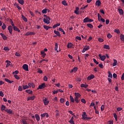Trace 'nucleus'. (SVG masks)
Returning <instances> with one entry per match:
<instances>
[{
	"instance_id": "1",
	"label": "nucleus",
	"mask_w": 124,
	"mask_h": 124,
	"mask_svg": "<svg viewBox=\"0 0 124 124\" xmlns=\"http://www.w3.org/2000/svg\"><path fill=\"white\" fill-rule=\"evenodd\" d=\"M43 16H44L46 18H43V22H44L45 23H46L47 24H48L50 23L51 18L49 16H47L46 15H44Z\"/></svg>"
},
{
	"instance_id": "2",
	"label": "nucleus",
	"mask_w": 124,
	"mask_h": 124,
	"mask_svg": "<svg viewBox=\"0 0 124 124\" xmlns=\"http://www.w3.org/2000/svg\"><path fill=\"white\" fill-rule=\"evenodd\" d=\"M83 114L81 115V117H82V119H83V120H90L93 119V118L88 117L86 112H85V111L83 112Z\"/></svg>"
},
{
	"instance_id": "3",
	"label": "nucleus",
	"mask_w": 124,
	"mask_h": 124,
	"mask_svg": "<svg viewBox=\"0 0 124 124\" xmlns=\"http://www.w3.org/2000/svg\"><path fill=\"white\" fill-rule=\"evenodd\" d=\"M93 20L92 19H90L89 17H85V18L83 19L84 23L93 22Z\"/></svg>"
},
{
	"instance_id": "4",
	"label": "nucleus",
	"mask_w": 124,
	"mask_h": 124,
	"mask_svg": "<svg viewBox=\"0 0 124 124\" xmlns=\"http://www.w3.org/2000/svg\"><path fill=\"white\" fill-rule=\"evenodd\" d=\"M43 101L45 106H47L48 104H49V101L46 98H45V99L43 100Z\"/></svg>"
},
{
	"instance_id": "5",
	"label": "nucleus",
	"mask_w": 124,
	"mask_h": 124,
	"mask_svg": "<svg viewBox=\"0 0 124 124\" xmlns=\"http://www.w3.org/2000/svg\"><path fill=\"white\" fill-rule=\"evenodd\" d=\"M23 69L26 71H29L28 65H27V64H23Z\"/></svg>"
},
{
	"instance_id": "6",
	"label": "nucleus",
	"mask_w": 124,
	"mask_h": 124,
	"mask_svg": "<svg viewBox=\"0 0 124 124\" xmlns=\"http://www.w3.org/2000/svg\"><path fill=\"white\" fill-rule=\"evenodd\" d=\"M13 29V27H12V26H9L8 27H7V29L9 31V33L10 34H12Z\"/></svg>"
},
{
	"instance_id": "7",
	"label": "nucleus",
	"mask_w": 124,
	"mask_h": 124,
	"mask_svg": "<svg viewBox=\"0 0 124 124\" xmlns=\"http://www.w3.org/2000/svg\"><path fill=\"white\" fill-rule=\"evenodd\" d=\"M42 118H43L44 117H46V118H48L49 117V114L47 113H45L40 115Z\"/></svg>"
},
{
	"instance_id": "8",
	"label": "nucleus",
	"mask_w": 124,
	"mask_h": 124,
	"mask_svg": "<svg viewBox=\"0 0 124 124\" xmlns=\"http://www.w3.org/2000/svg\"><path fill=\"white\" fill-rule=\"evenodd\" d=\"M93 78H94V76L92 74L90 76H88V78H87V80H91Z\"/></svg>"
},
{
	"instance_id": "9",
	"label": "nucleus",
	"mask_w": 124,
	"mask_h": 124,
	"mask_svg": "<svg viewBox=\"0 0 124 124\" xmlns=\"http://www.w3.org/2000/svg\"><path fill=\"white\" fill-rule=\"evenodd\" d=\"M46 87V84L45 83H43L41 85H39L38 87V89H43L45 88Z\"/></svg>"
},
{
	"instance_id": "10",
	"label": "nucleus",
	"mask_w": 124,
	"mask_h": 124,
	"mask_svg": "<svg viewBox=\"0 0 124 124\" xmlns=\"http://www.w3.org/2000/svg\"><path fill=\"white\" fill-rule=\"evenodd\" d=\"M99 57L100 58V59H101V61H105V59L106 58V57L105 55L102 56L101 54H99Z\"/></svg>"
},
{
	"instance_id": "11",
	"label": "nucleus",
	"mask_w": 124,
	"mask_h": 124,
	"mask_svg": "<svg viewBox=\"0 0 124 124\" xmlns=\"http://www.w3.org/2000/svg\"><path fill=\"white\" fill-rule=\"evenodd\" d=\"M4 111L5 112H7V113H8L9 114H13L12 110L11 109L6 108V109Z\"/></svg>"
},
{
	"instance_id": "12",
	"label": "nucleus",
	"mask_w": 124,
	"mask_h": 124,
	"mask_svg": "<svg viewBox=\"0 0 124 124\" xmlns=\"http://www.w3.org/2000/svg\"><path fill=\"white\" fill-rule=\"evenodd\" d=\"M35 33L33 32H27L25 34V36H29V35H35Z\"/></svg>"
},
{
	"instance_id": "13",
	"label": "nucleus",
	"mask_w": 124,
	"mask_h": 124,
	"mask_svg": "<svg viewBox=\"0 0 124 124\" xmlns=\"http://www.w3.org/2000/svg\"><path fill=\"white\" fill-rule=\"evenodd\" d=\"M67 47L68 48H73L74 45L71 43H68V45H67Z\"/></svg>"
},
{
	"instance_id": "14",
	"label": "nucleus",
	"mask_w": 124,
	"mask_h": 124,
	"mask_svg": "<svg viewBox=\"0 0 124 124\" xmlns=\"http://www.w3.org/2000/svg\"><path fill=\"white\" fill-rule=\"evenodd\" d=\"M0 36H2V38H3V39L4 40H7V37L5 36V35L3 34V33H0Z\"/></svg>"
},
{
	"instance_id": "15",
	"label": "nucleus",
	"mask_w": 124,
	"mask_h": 124,
	"mask_svg": "<svg viewBox=\"0 0 124 124\" xmlns=\"http://www.w3.org/2000/svg\"><path fill=\"white\" fill-rule=\"evenodd\" d=\"M89 46H85V47H84L83 49L82 50V53H85V52H86V51L89 50Z\"/></svg>"
},
{
	"instance_id": "16",
	"label": "nucleus",
	"mask_w": 124,
	"mask_h": 124,
	"mask_svg": "<svg viewBox=\"0 0 124 124\" xmlns=\"http://www.w3.org/2000/svg\"><path fill=\"white\" fill-rule=\"evenodd\" d=\"M101 4H102V3H101V1H100V0H98L95 2V5L98 7L100 6V5H101Z\"/></svg>"
},
{
	"instance_id": "17",
	"label": "nucleus",
	"mask_w": 124,
	"mask_h": 124,
	"mask_svg": "<svg viewBox=\"0 0 124 124\" xmlns=\"http://www.w3.org/2000/svg\"><path fill=\"white\" fill-rule=\"evenodd\" d=\"M35 98V96L29 97L27 98V101H30V100H34Z\"/></svg>"
},
{
	"instance_id": "18",
	"label": "nucleus",
	"mask_w": 124,
	"mask_h": 124,
	"mask_svg": "<svg viewBox=\"0 0 124 124\" xmlns=\"http://www.w3.org/2000/svg\"><path fill=\"white\" fill-rule=\"evenodd\" d=\"M54 33L56 34V35H57L59 37H61V35H60V33L59 31H58L56 30L54 31Z\"/></svg>"
},
{
	"instance_id": "19",
	"label": "nucleus",
	"mask_w": 124,
	"mask_h": 124,
	"mask_svg": "<svg viewBox=\"0 0 124 124\" xmlns=\"http://www.w3.org/2000/svg\"><path fill=\"white\" fill-rule=\"evenodd\" d=\"M117 10L118 11L119 14H121V15H124V11L122 10V9H118Z\"/></svg>"
},
{
	"instance_id": "20",
	"label": "nucleus",
	"mask_w": 124,
	"mask_h": 124,
	"mask_svg": "<svg viewBox=\"0 0 124 124\" xmlns=\"http://www.w3.org/2000/svg\"><path fill=\"white\" fill-rule=\"evenodd\" d=\"M4 80H5V81H6L7 83H9L10 84H11V83L14 82V81H13V80L11 81V80H9L8 78H5Z\"/></svg>"
},
{
	"instance_id": "21",
	"label": "nucleus",
	"mask_w": 124,
	"mask_h": 124,
	"mask_svg": "<svg viewBox=\"0 0 124 124\" xmlns=\"http://www.w3.org/2000/svg\"><path fill=\"white\" fill-rule=\"evenodd\" d=\"M14 31H17L18 32H20V30L16 27H13Z\"/></svg>"
},
{
	"instance_id": "22",
	"label": "nucleus",
	"mask_w": 124,
	"mask_h": 124,
	"mask_svg": "<svg viewBox=\"0 0 124 124\" xmlns=\"http://www.w3.org/2000/svg\"><path fill=\"white\" fill-rule=\"evenodd\" d=\"M77 70H78V68L77 67H74V68L70 71V73H72L73 72H76Z\"/></svg>"
},
{
	"instance_id": "23",
	"label": "nucleus",
	"mask_w": 124,
	"mask_h": 124,
	"mask_svg": "<svg viewBox=\"0 0 124 124\" xmlns=\"http://www.w3.org/2000/svg\"><path fill=\"white\" fill-rule=\"evenodd\" d=\"M35 117L36 118V121H37L38 122L40 121V116H39L38 114H35Z\"/></svg>"
},
{
	"instance_id": "24",
	"label": "nucleus",
	"mask_w": 124,
	"mask_h": 124,
	"mask_svg": "<svg viewBox=\"0 0 124 124\" xmlns=\"http://www.w3.org/2000/svg\"><path fill=\"white\" fill-rule=\"evenodd\" d=\"M6 107L4 105H1V111H5L6 110Z\"/></svg>"
},
{
	"instance_id": "25",
	"label": "nucleus",
	"mask_w": 124,
	"mask_h": 124,
	"mask_svg": "<svg viewBox=\"0 0 124 124\" xmlns=\"http://www.w3.org/2000/svg\"><path fill=\"white\" fill-rule=\"evenodd\" d=\"M6 62H7V65H6V67L8 68L10 65L11 63V61L7 60L6 61Z\"/></svg>"
},
{
	"instance_id": "26",
	"label": "nucleus",
	"mask_w": 124,
	"mask_h": 124,
	"mask_svg": "<svg viewBox=\"0 0 124 124\" xmlns=\"http://www.w3.org/2000/svg\"><path fill=\"white\" fill-rule=\"evenodd\" d=\"M48 9H44L43 10H42V13H43V14H46L47 13V11H48Z\"/></svg>"
},
{
	"instance_id": "27",
	"label": "nucleus",
	"mask_w": 124,
	"mask_h": 124,
	"mask_svg": "<svg viewBox=\"0 0 124 124\" xmlns=\"http://www.w3.org/2000/svg\"><path fill=\"white\" fill-rule=\"evenodd\" d=\"M25 92H26V93H29V94H32V91L31 90H26Z\"/></svg>"
},
{
	"instance_id": "28",
	"label": "nucleus",
	"mask_w": 124,
	"mask_h": 124,
	"mask_svg": "<svg viewBox=\"0 0 124 124\" xmlns=\"http://www.w3.org/2000/svg\"><path fill=\"white\" fill-rule=\"evenodd\" d=\"M89 85L84 84H81L80 85L81 88H85V89L87 88Z\"/></svg>"
},
{
	"instance_id": "29",
	"label": "nucleus",
	"mask_w": 124,
	"mask_h": 124,
	"mask_svg": "<svg viewBox=\"0 0 124 124\" xmlns=\"http://www.w3.org/2000/svg\"><path fill=\"white\" fill-rule=\"evenodd\" d=\"M75 96H76V97H75V98H79V97H81V94H80L79 93H75Z\"/></svg>"
},
{
	"instance_id": "30",
	"label": "nucleus",
	"mask_w": 124,
	"mask_h": 124,
	"mask_svg": "<svg viewBox=\"0 0 124 124\" xmlns=\"http://www.w3.org/2000/svg\"><path fill=\"white\" fill-rule=\"evenodd\" d=\"M113 61H114V62L112 64V66H115L117 65V63H118V61L115 59H114Z\"/></svg>"
},
{
	"instance_id": "31",
	"label": "nucleus",
	"mask_w": 124,
	"mask_h": 124,
	"mask_svg": "<svg viewBox=\"0 0 124 124\" xmlns=\"http://www.w3.org/2000/svg\"><path fill=\"white\" fill-rule=\"evenodd\" d=\"M22 87L23 88V90L28 89L29 88H30L29 86H28V85H23V87Z\"/></svg>"
},
{
	"instance_id": "32",
	"label": "nucleus",
	"mask_w": 124,
	"mask_h": 124,
	"mask_svg": "<svg viewBox=\"0 0 124 124\" xmlns=\"http://www.w3.org/2000/svg\"><path fill=\"white\" fill-rule=\"evenodd\" d=\"M104 48L107 49L108 50H109L110 49V47H109L108 45H104Z\"/></svg>"
},
{
	"instance_id": "33",
	"label": "nucleus",
	"mask_w": 124,
	"mask_h": 124,
	"mask_svg": "<svg viewBox=\"0 0 124 124\" xmlns=\"http://www.w3.org/2000/svg\"><path fill=\"white\" fill-rule=\"evenodd\" d=\"M18 2H19L20 5H23L24 4V0H18Z\"/></svg>"
},
{
	"instance_id": "34",
	"label": "nucleus",
	"mask_w": 124,
	"mask_h": 124,
	"mask_svg": "<svg viewBox=\"0 0 124 124\" xmlns=\"http://www.w3.org/2000/svg\"><path fill=\"white\" fill-rule=\"evenodd\" d=\"M108 77L110 78H112L113 76H112V74H111V72L108 71Z\"/></svg>"
},
{
	"instance_id": "35",
	"label": "nucleus",
	"mask_w": 124,
	"mask_h": 124,
	"mask_svg": "<svg viewBox=\"0 0 124 124\" xmlns=\"http://www.w3.org/2000/svg\"><path fill=\"white\" fill-rule=\"evenodd\" d=\"M120 37L121 40L124 42V35L123 34H121V35H120Z\"/></svg>"
},
{
	"instance_id": "36",
	"label": "nucleus",
	"mask_w": 124,
	"mask_h": 124,
	"mask_svg": "<svg viewBox=\"0 0 124 124\" xmlns=\"http://www.w3.org/2000/svg\"><path fill=\"white\" fill-rule=\"evenodd\" d=\"M113 115H114V118L115 119V121L116 122L118 121V116H117L116 113H114Z\"/></svg>"
},
{
	"instance_id": "37",
	"label": "nucleus",
	"mask_w": 124,
	"mask_h": 124,
	"mask_svg": "<svg viewBox=\"0 0 124 124\" xmlns=\"http://www.w3.org/2000/svg\"><path fill=\"white\" fill-rule=\"evenodd\" d=\"M60 26V23L56 24L55 25H54L53 26H52V29L56 28L57 27H59Z\"/></svg>"
},
{
	"instance_id": "38",
	"label": "nucleus",
	"mask_w": 124,
	"mask_h": 124,
	"mask_svg": "<svg viewBox=\"0 0 124 124\" xmlns=\"http://www.w3.org/2000/svg\"><path fill=\"white\" fill-rule=\"evenodd\" d=\"M22 18L23 19V21L25 22H27L28 20L27 18L25 16H24L23 15H22Z\"/></svg>"
},
{
	"instance_id": "39",
	"label": "nucleus",
	"mask_w": 124,
	"mask_h": 124,
	"mask_svg": "<svg viewBox=\"0 0 124 124\" xmlns=\"http://www.w3.org/2000/svg\"><path fill=\"white\" fill-rule=\"evenodd\" d=\"M41 55H42V57H43V58H45V56H46V53L44 51H41Z\"/></svg>"
},
{
	"instance_id": "40",
	"label": "nucleus",
	"mask_w": 124,
	"mask_h": 124,
	"mask_svg": "<svg viewBox=\"0 0 124 124\" xmlns=\"http://www.w3.org/2000/svg\"><path fill=\"white\" fill-rule=\"evenodd\" d=\"M87 26L90 29L93 28V25L91 24H87Z\"/></svg>"
},
{
	"instance_id": "41",
	"label": "nucleus",
	"mask_w": 124,
	"mask_h": 124,
	"mask_svg": "<svg viewBox=\"0 0 124 124\" xmlns=\"http://www.w3.org/2000/svg\"><path fill=\"white\" fill-rule=\"evenodd\" d=\"M23 90V87H22V86H19V87H18V91H19V92H21Z\"/></svg>"
},
{
	"instance_id": "42",
	"label": "nucleus",
	"mask_w": 124,
	"mask_h": 124,
	"mask_svg": "<svg viewBox=\"0 0 124 124\" xmlns=\"http://www.w3.org/2000/svg\"><path fill=\"white\" fill-rule=\"evenodd\" d=\"M58 49V44L56 43L55 44V50L57 51V52H59V51L57 50Z\"/></svg>"
},
{
	"instance_id": "43",
	"label": "nucleus",
	"mask_w": 124,
	"mask_h": 124,
	"mask_svg": "<svg viewBox=\"0 0 124 124\" xmlns=\"http://www.w3.org/2000/svg\"><path fill=\"white\" fill-rule=\"evenodd\" d=\"M59 31H61L62 32L63 34H65V31H64V30L63 29H62L61 28H59Z\"/></svg>"
},
{
	"instance_id": "44",
	"label": "nucleus",
	"mask_w": 124,
	"mask_h": 124,
	"mask_svg": "<svg viewBox=\"0 0 124 124\" xmlns=\"http://www.w3.org/2000/svg\"><path fill=\"white\" fill-rule=\"evenodd\" d=\"M62 4L64 6H67V3H66V1L65 0H63L62 2Z\"/></svg>"
},
{
	"instance_id": "45",
	"label": "nucleus",
	"mask_w": 124,
	"mask_h": 124,
	"mask_svg": "<svg viewBox=\"0 0 124 124\" xmlns=\"http://www.w3.org/2000/svg\"><path fill=\"white\" fill-rule=\"evenodd\" d=\"M43 28L46 31H48L49 29V27H48V26L44 25L43 26Z\"/></svg>"
},
{
	"instance_id": "46",
	"label": "nucleus",
	"mask_w": 124,
	"mask_h": 124,
	"mask_svg": "<svg viewBox=\"0 0 124 124\" xmlns=\"http://www.w3.org/2000/svg\"><path fill=\"white\" fill-rule=\"evenodd\" d=\"M37 73L41 74L43 73V71L40 68H38Z\"/></svg>"
},
{
	"instance_id": "47",
	"label": "nucleus",
	"mask_w": 124,
	"mask_h": 124,
	"mask_svg": "<svg viewBox=\"0 0 124 124\" xmlns=\"http://www.w3.org/2000/svg\"><path fill=\"white\" fill-rule=\"evenodd\" d=\"M48 80V78L46 77V76H45L44 77H43V80L45 82H46Z\"/></svg>"
},
{
	"instance_id": "48",
	"label": "nucleus",
	"mask_w": 124,
	"mask_h": 124,
	"mask_svg": "<svg viewBox=\"0 0 124 124\" xmlns=\"http://www.w3.org/2000/svg\"><path fill=\"white\" fill-rule=\"evenodd\" d=\"M6 28H7V26L4 23H3V26H2V29H3V30H4Z\"/></svg>"
},
{
	"instance_id": "49",
	"label": "nucleus",
	"mask_w": 124,
	"mask_h": 124,
	"mask_svg": "<svg viewBox=\"0 0 124 124\" xmlns=\"http://www.w3.org/2000/svg\"><path fill=\"white\" fill-rule=\"evenodd\" d=\"M14 78H15L17 80L20 79V77L19 76H18V75H14Z\"/></svg>"
},
{
	"instance_id": "50",
	"label": "nucleus",
	"mask_w": 124,
	"mask_h": 124,
	"mask_svg": "<svg viewBox=\"0 0 124 124\" xmlns=\"http://www.w3.org/2000/svg\"><path fill=\"white\" fill-rule=\"evenodd\" d=\"M78 98L77 97H75V100H74V102L76 101V103H78V102H79V101H78Z\"/></svg>"
},
{
	"instance_id": "51",
	"label": "nucleus",
	"mask_w": 124,
	"mask_h": 124,
	"mask_svg": "<svg viewBox=\"0 0 124 124\" xmlns=\"http://www.w3.org/2000/svg\"><path fill=\"white\" fill-rule=\"evenodd\" d=\"M22 123H23V124H27V121L25 119L22 120Z\"/></svg>"
},
{
	"instance_id": "52",
	"label": "nucleus",
	"mask_w": 124,
	"mask_h": 124,
	"mask_svg": "<svg viewBox=\"0 0 124 124\" xmlns=\"http://www.w3.org/2000/svg\"><path fill=\"white\" fill-rule=\"evenodd\" d=\"M70 101L72 103H74V98H73V97L71 95H70Z\"/></svg>"
},
{
	"instance_id": "53",
	"label": "nucleus",
	"mask_w": 124,
	"mask_h": 124,
	"mask_svg": "<svg viewBox=\"0 0 124 124\" xmlns=\"http://www.w3.org/2000/svg\"><path fill=\"white\" fill-rule=\"evenodd\" d=\"M3 50H4V51H9L10 49L8 47L6 46L3 48Z\"/></svg>"
},
{
	"instance_id": "54",
	"label": "nucleus",
	"mask_w": 124,
	"mask_h": 124,
	"mask_svg": "<svg viewBox=\"0 0 124 124\" xmlns=\"http://www.w3.org/2000/svg\"><path fill=\"white\" fill-rule=\"evenodd\" d=\"M76 39L79 41L82 40V38L80 36H76Z\"/></svg>"
},
{
	"instance_id": "55",
	"label": "nucleus",
	"mask_w": 124,
	"mask_h": 124,
	"mask_svg": "<svg viewBox=\"0 0 124 124\" xmlns=\"http://www.w3.org/2000/svg\"><path fill=\"white\" fill-rule=\"evenodd\" d=\"M98 66H99L100 68H101V69L104 68L103 64L102 63L98 64Z\"/></svg>"
},
{
	"instance_id": "56",
	"label": "nucleus",
	"mask_w": 124,
	"mask_h": 124,
	"mask_svg": "<svg viewBox=\"0 0 124 124\" xmlns=\"http://www.w3.org/2000/svg\"><path fill=\"white\" fill-rule=\"evenodd\" d=\"M114 32H116L117 34H119L120 33V30L115 29V30H114Z\"/></svg>"
},
{
	"instance_id": "57",
	"label": "nucleus",
	"mask_w": 124,
	"mask_h": 124,
	"mask_svg": "<svg viewBox=\"0 0 124 124\" xmlns=\"http://www.w3.org/2000/svg\"><path fill=\"white\" fill-rule=\"evenodd\" d=\"M15 55L16 57H21V55L18 52H16Z\"/></svg>"
},
{
	"instance_id": "58",
	"label": "nucleus",
	"mask_w": 124,
	"mask_h": 124,
	"mask_svg": "<svg viewBox=\"0 0 124 124\" xmlns=\"http://www.w3.org/2000/svg\"><path fill=\"white\" fill-rule=\"evenodd\" d=\"M93 61H94V63H95L96 64H98V62L96 61V59H93Z\"/></svg>"
},
{
	"instance_id": "59",
	"label": "nucleus",
	"mask_w": 124,
	"mask_h": 124,
	"mask_svg": "<svg viewBox=\"0 0 124 124\" xmlns=\"http://www.w3.org/2000/svg\"><path fill=\"white\" fill-rule=\"evenodd\" d=\"M81 103H83L84 104L86 103V101H85V99L84 98L81 99Z\"/></svg>"
},
{
	"instance_id": "60",
	"label": "nucleus",
	"mask_w": 124,
	"mask_h": 124,
	"mask_svg": "<svg viewBox=\"0 0 124 124\" xmlns=\"http://www.w3.org/2000/svg\"><path fill=\"white\" fill-rule=\"evenodd\" d=\"M64 102H65V99H64L63 98L60 99V103H63Z\"/></svg>"
},
{
	"instance_id": "61",
	"label": "nucleus",
	"mask_w": 124,
	"mask_h": 124,
	"mask_svg": "<svg viewBox=\"0 0 124 124\" xmlns=\"http://www.w3.org/2000/svg\"><path fill=\"white\" fill-rule=\"evenodd\" d=\"M107 37H108V38L110 39L112 37V36L111 35V34L108 33V35L107 36Z\"/></svg>"
},
{
	"instance_id": "62",
	"label": "nucleus",
	"mask_w": 124,
	"mask_h": 124,
	"mask_svg": "<svg viewBox=\"0 0 124 124\" xmlns=\"http://www.w3.org/2000/svg\"><path fill=\"white\" fill-rule=\"evenodd\" d=\"M98 42H104V40L102 38H98Z\"/></svg>"
},
{
	"instance_id": "63",
	"label": "nucleus",
	"mask_w": 124,
	"mask_h": 124,
	"mask_svg": "<svg viewBox=\"0 0 124 124\" xmlns=\"http://www.w3.org/2000/svg\"><path fill=\"white\" fill-rule=\"evenodd\" d=\"M68 123H69L70 124H75L74 121L73 120H70L68 121Z\"/></svg>"
},
{
	"instance_id": "64",
	"label": "nucleus",
	"mask_w": 124,
	"mask_h": 124,
	"mask_svg": "<svg viewBox=\"0 0 124 124\" xmlns=\"http://www.w3.org/2000/svg\"><path fill=\"white\" fill-rule=\"evenodd\" d=\"M108 124H113V121H109L108 122Z\"/></svg>"
}]
</instances>
